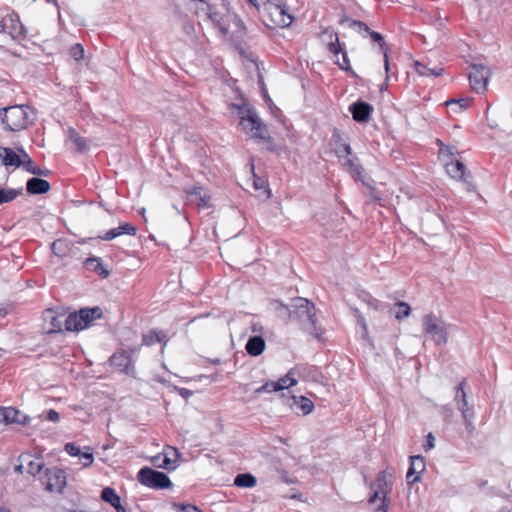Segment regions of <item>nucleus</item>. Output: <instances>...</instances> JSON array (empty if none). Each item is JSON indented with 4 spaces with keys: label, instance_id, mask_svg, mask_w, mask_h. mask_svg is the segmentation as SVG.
Masks as SVG:
<instances>
[{
    "label": "nucleus",
    "instance_id": "obj_34",
    "mask_svg": "<svg viewBox=\"0 0 512 512\" xmlns=\"http://www.w3.org/2000/svg\"><path fill=\"white\" fill-rule=\"evenodd\" d=\"M414 67H415L416 72L420 76H435V77H437V76L442 75V73H443V68H441V67L429 68L425 64H423L419 61H416L414 63Z\"/></svg>",
    "mask_w": 512,
    "mask_h": 512
},
{
    "label": "nucleus",
    "instance_id": "obj_23",
    "mask_svg": "<svg viewBox=\"0 0 512 512\" xmlns=\"http://www.w3.org/2000/svg\"><path fill=\"white\" fill-rule=\"evenodd\" d=\"M137 228L130 223H123L116 228H113L105 233L101 238L105 241H110L114 238H117L121 235H135Z\"/></svg>",
    "mask_w": 512,
    "mask_h": 512
},
{
    "label": "nucleus",
    "instance_id": "obj_47",
    "mask_svg": "<svg viewBox=\"0 0 512 512\" xmlns=\"http://www.w3.org/2000/svg\"><path fill=\"white\" fill-rule=\"evenodd\" d=\"M65 451L70 455V456H73V457H76V456H79L81 455V449L79 446H77L75 443H67L65 445Z\"/></svg>",
    "mask_w": 512,
    "mask_h": 512
},
{
    "label": "nucleus",
    "instance_id": "obj_4",
    "mask_svg": "<svg viewBox=\"0 0 512 512\" xmlns=\"http://www.w3.org/2000/svg\"><path fill=\"white\" fill-rule=\"evenodd\" d=\"M393 475L387 470L378 473L375 481L370 485V497L368 499L370 504L380 502L379 509L382 512H388L389 505L388 499L392 492Z\"/></svg>",
    "mask_w": 512,
    "mask_h": 512
},
{
    "label": "nucleus",
    "instance_id": "obj_37",
    "mask_svg": "<svg viewBox=\"0 0 512 512\" xmlns=\"http://www.w3.org/2000/svg\"><path fill=\"white\" fill-rule=\"evenodd\" d=\"M21 193V189L17 190L13 188H0V205L13 201Z\"/></svg>",
    "mask_w": 512,
    "mask_h": 512
},
{
    "label": "nucleus",
    "instance_id": "obj_32",
    "mask_svg": "<svg viewBox=\"0 0 512 512\" xmlns=\"http://www.w3.org/2000/svg\"><path fill=\"white\" fill-rule=\"evenodd\" d=\"M447 173L454 179L466 181L465 166L460 161H452L446 165Z\"/></svg>",
    "mask_w": 512,
    "mask_h": 512
},
{
    "label": "nucleus",
    "instance_id": "obj_8",
    "mask_svg": "<svg viewBox=\"0 0 512 512\" xmlns=\"http://www.w3.org/2000/svg\"><path fill=\"white\" fill-rule=\"evenodd\" d=\"M41 481L47 491L61 493L66 486V475L59 468H48L41 477Z\"/></svg>",
    "mask_w": 512,
    "mask_h": 512
},
{
    "label": "nucleus",
    "instance_id": "obj_46",
    "mask_svg": "<svg viewBox=\"0 0 512 512\" xmlns=\"http://www.w3.org/2000/svg\"><path fill=\"white\" fill-rule=\"evenodd\" d=\"M254 178H256V177L254 176ZM253 185L256 190H263V193L266 194L267 198L270 197V191H269V189L266 185V182L264 180H261L259 178L254 179Z\"/></svg>",
    "mask_w": 512,
    "mask_h": 512
},
{
    "label": "nucleus",
    "instance_id": "obj_51",
    "mask_svg": "<svg viewBox=\"0 0 512 512\" xmlns=\"http://www.w3.org/2000/svg\"><path fill=\"white\" fill-rule=\"evenodd\" d=\"M274 391V381L267 382L256 390L257 394Z\"/></svg>",
    "mask_w": 512,
    "mask_h": 512
},
{
    "label": "nucleus",
    "instance_id": "obj_29",
    "mask_svg": "<svg viewBox=\"0 0 512 512\" xmlns=\"http://www.w3.org/2000/svg\"><path fill=\"white\" fill-rule=\"evenodd\" d=\"M85 268L89 271H93L99 276L106 278L109 276V271L103 266L101 259L98 257L88 258L84 262Z\"/></svg>",
    "mask_w": 512,
    "mask_h": 512
},
{
    "label": "nucleus",
    "instance_id": "obj_36",
    "mask_svg": "<svg viewBox=\"0 0 512 512\" xmlns=\"http://www.w3.org/2000/svg\"><path fill=\"white\" fill-rule=\"evenodd\" d=\"M256 483V478L249 473L239 474L234 480V485L242 488H252L256 485Z\"/></svg>",
    "mask_w": 512,
    "mask_h": 512
},
{
    "label": "nucleus",
    "instance_id": "obj_35",
    "mask_svg": "<svg viewBox=\"0 0 512 512\" xmlns=\"http://www.w3.org/2000/svg\"><path fill=\"white\" fill-rule=\"evenodd\" d=\"M470 103V99H452L445 104L451 113L457 114L467 109Z\"/></svg>",
    "mask_w": 512,
    "mask_h": 512
},
{
    "label": "nucleus",
    "instance_id": "obj_49",
    "mask_svg": "<svg viewBox=\"0 0 512 512\" xmlns=\"http://www.w3.org/2000/svg\"><path fill=\"white\" fill-rule=\"evenodd\" d=\"M351 27L354 28L360 34H367L369 32V27L360 21L353 20L351 22Z\"/></svg>",
    "mask_w": 512,
    "mask_h": 512
},
{
    "label": "nucleus",
    "instance_id": "obj_2",
    "mask_svg": "<svg viewBox=\"0 0 512 512\" xmlns=\"http://www.w3.org/2000/svg\"><path fill=\"white\" fill-rule=\"evenodd\" d=\"M0 120L5 129L21 131L34 122V111L28 105H14L0 109Z\"/></svg>",
    "mask_w": 512,
    "mask_h": 512
},
{
    "label": "nucleus",
    "instance_id": "obj_21",
    "mask_svg": "<svg viewBox=\"0 0 512 512\" xmlns=\"http://www.w3.org/2000/svg\"><path fill=\"white\" fill-rule=\"evenodd\" d=\"M21 157L11 148L0 147V161L4 166L21 167L23 161Z\"/></svg>",
    "mask_w": 512,
    "mask_h": 512
},
{
    "label": "nucleus",
    "instance_id": "obj_25",
    "mask_svg": "<svg viewBox=\"0 0 512 512\" xmlns=\"http://www.w3.org/2000/svg\"><path fill=\"white\" fill-rule=\"evenodd\" d=\"M5 425L8 424H21L25 425L29 421V417L23 413H21L19 410L13 408V407H5Z\"/></svg>",
    "mask_w": 512,
    "mask_h": 512
},
{
    "label": "nucleus",
    "instance_id": "obj_48",
    "mask_svg": "<svg viewBox=\"0 0 512 512\" xmlns=\"http://www.w3.org/2000/svg\"><path fill=\"white\" fill-rule=\"evenodd\" d=\"M86 449L87 451L82 452L80 458L84 460L83 466L89 467L93 464L94 458L92 452L90 451L91 449L89 447H87Z\"/></svg>",
    "mask_w": 512,
    "mask_h": 512
},
{
    "label": "nucleus",
    "instance_id": "obj_22",
    "mask_svg": "<svg viewBox=\"0 0 512 512\" xmlns=\"http://www.w3.org/2000/svg\"><path fill=\"white\" fill-rule=\"evenodd\" d=\"M340 162L343 165V167H345L348 170V172L351 174L353 178H355L356 180L362 179L364 169L359 164L358 158L356 156H347L340 160Z\"/></svg>",
    "mask_w": 512,
    "mask_h": 512
},
{
    "label": "nucleus",
    "instance_id": "obj_28",
    "mask_svg": "<svg viewBox=\"0 0 512 512\" xmlns=\"http://www.w3.org/2000/svg\"><path fill=\"white\" fill-rule=\"evenodd\" d=\"M101 498L110 503L117 512H125L124 507L121 505L120 497L116 494L114 489L110 487L104 488L101 493Z\"/></svg>",
    "mask_w": 512,
    "mask_h": 512
},
{
    "label": "nucleus",
    "instance_id": "obj_52",
    "mask_svg": "<svg viewBox=\"0 0 512 512\" xmlns=\"http://www.w3.org/2000/svg\"><path fill=\"white\" fill-rule=\"evenodd\" d=\"M47 419L51 422H58L60 420V415L57 411L50 409L47 412Z\"/></svg>",
    "mask_w": 512,
    "mask_h": 512
},
{
    "label": "nucleus",
    "instance_id": "obj_17",
    "mask_svg": "<svg viewBox=\"0 0 512 512\" xmlns=\"http://www.w3.org/2000/svg\"><path fill=\"white\" fill-rule=\"evenodd\" d=\"M349 110L355 121L367 122L371 116L373 107L366 102L357 101L350 105Z\"/></svg>",
    "mask_w": 512,
    "mask_h": 512
},
{
    "label": "nucleus",
    "instance_id": "obj_10",
    "mask_svg": "<svg viewBox=\"0 0 512 512\" xmlns=\"http://www.w3.org/2000/svg\"><path fill=\"white\" fill-rule=\"evenodd\" d=\"M491 71L488 67L483 65H472L469 72V81L471 88L478 92H484L487 88Z\"/></svg>",
    "mask_w": 512,
    "mask_h": 512
},
{
    "label": "nucleus",
    "instance_id": "obj_40",
    "mask_svg": "<svg viewBox=\"0 0 512 512\" xmlns=\"http://www.w3.org/2000/svg\"><path fill=\"white\" fill-rule=\"evenodd\" d=\"M51 248H52L53 253L59 257L66 256V254L68 252V244L63 239H58V240L54 241L52 243Z\"/></svg>",
    "mask_w": 512,
    "mask_h": 512
},
{
    "label": "nucleus",
    "instance_id": "obj_19",
    "mask_svg": "<svg viewBox=\"0 0 512 512\" xmlns=\"http://www.w3.org/2000/svg\"><path fill=\"white\" fill-rule=\"evenodd\" d=\"M43 319H44V329L46 333H57L62 331V320L59 315H56V313L52 309H47L43 313Z\"/></svg>",
    "mask_w": 512,
    "mask_h": 512
},
{
    "label": "nucleus",
    "instance_id": "obj_56",
    "mask_svg": "<svg viewBox=\"0 0 512 512\" xmlns=\"http://www.w3.org/2000/svg\"><path fill=\"white\" fill-rule=\"evenodd\" d=\"M389 80V71L387 72L386 71V79H385V83H383L380 87V91L383 92L387 89V82Z\"/></svg>",
    "mask_w": 512,
    "mask_h": 512
},
{
    "label": "nucleus",
    "instance_id": "obj_50",
    "mask_svg": "<svg viewBox=\"0 0 512 512\" xmlns=\"http://www.w3.org/2000/svg\"><path fill=\"white\" fill-rule=\"evenodd\" d=\"M435 447V437L429 433L427 436H426V441L423 445V448L428 451V450H431Z\"/></svg>",
    "mask_w": 512,
    "mask_h": 512
},
{
    "label": "nucleus",
    "instance_id": "obj_16",
    "mask_svg": "<svg viewBox=\"0 0 512 512\" xmlns=\"http://www.w3.org/2000/svg\"><path fill=\"white\" fill-rule=\"evenodd\" d=\"M187 194L189 202L195 204L198 208L205 209L210 206L211 197L202 187H194L188 190Z\"/></svg>",
    "mask_w": 512,
    "mask_h": 512
},
{
    "label": "nucleus",
    "instance_id": "obj_31",
    "mask_svg": "<svg viewBox=\"0 0 512 512\" xmlns=\"http://www.w3.org/2000/svg\"><path fill=\"white\" fill-rule=\"evenodd\" d=\"M458 409L461 411L462 418L466 425L467 430L473 431V420H474V410L472 406H469L468 401L457 404Z\"/></svg>",
    "mask_w": 512,
    "mask_h": 512
},
{
    "label": "nucleus",
    "instance_id": "obj_26",
    "mask_svg": "<svg viewBox=\"0 0 512 512\" xmlns=\"http://www.w3.org/2000/svg\"><path fill=\"white\" fill-rule=\"evenodd\" d=\"M26 188L30 194H44L50 190V184L47 180L34 177L28 180Z\"/></svg>",
    "mask_w": 512,
    "mask_h": 512
},
{
    "label": "nucleus",
    "instance_id": "obj_61",
    "mask_svg": "<svg viewBox=\"0 0 512 512\" xmlns=\"http://www.w3.org/2000/svg\"><path fill=\"white\" fill-rule=\"evenodd\" d=\"M250 2H252L253 0H249Z\"/></svg>",
    "mask_w": 512,
    "mask_h": 512
},
{
    "label": "nucleus",
    "instance_id": "obj_59",
    "mask_svg": "<svg viewBox=\"0 0 512 512\" xmlns=\"http://www.w3.org/2000/svg\"><path fill=\"white\" fill-rule=\"evenodd\" d=\"M209 16H210V18H211L213 21H217V20H216V17H215L212 13H210V14H209Z\"/></svg>",
    "mask_w": 512,
    "mask_h": 512
},
{
    "label": "nucleus",
    "instance_id": "obj_57",
    "mask_svg": "<svg viewBox=\"0 0 512 512\" xmlns=\"http://www.w3.org/2000/svg\"><path fill=\"white\" fill-rule=\"evenodd\" d=\"M23 469L26 470V464L21 460V464L16 467V470L21 472Z\"/></svg>",
    "mask_w": 512,
    "mask_h": 512
},
{
    "label": "nucleus",
    "instance_id": "obj_43",
    "mask_svg": "<svg viewBox=\"0 0 512 512\" xmlns=\"http://www.w3.org/2000/svg\"><path fill=\"white\" fill-rule=\"evenodd\" d=\"M172 508L176 512H202L197 506L188 503H172Z\"/></svg>",
    "mask_w": 512,
    "mask_h": 512
},
{
    "label": "nucleus",
    "instance_id": "obj_30",
    "mask_svg": "<svg viewBox=\"0 0 512 512\" xmlns=\"http://www.w3.org/2000/svg\"><path fill=\"white\" fill-rule=\"evenodd\" d=\"M292 400L293 404H291V406L302 412L303 415L310 414L314 409L313 402L305 396H293Z\"/></svg>",
    "mask_w": 512,
    "mask_h": 512
},
{
    "label": "nucleus",
    "instance_id": "obj_42",
    "mask_svg": "<svg viewBox=\"0 0 512 512\" xmlns=\"http://www.w3.org/2000/svg\"><path fill=\"white\" fill-rule=\"evenodd\" d=\"M466 387H467V382L466 381H462L459 384V386L457 387L456 394H455V402H456V404H460L462 402L467 401Z\"/></svg>",
    "mask_w": 512,
    "mask_h": 512
},
{
    "label": "nucleus",
    "instance_id": "obj_11",
    "mask_svg": "<svg viewBox=\"0 0 512 512\" xmlns=\"http://www.w3.org/2000/svg\"><path fill=\"white\" fill-rule=\"evenodd\" d=\"M1 26L4 32L8 33L12 38H19L25 35V27L21 23L18 14L10 13L1 21Z\"/></svg>",
    "mask_w": 512,
    "mask_h": 512
},
{
    "label": "nucleus",
    "instance_id": "obj_53",
    "mask_svg": "<svg viewBox=\"0 0 512 512\" xmlns=\"http://www.w3.org/2000/svg\"><path fill=\"white\" fill-rule=\"evenodd\" d=\"M172 486V482L169 477L162 473V489H168Z\"/></svg>",
    "mask_w": 512,
    "mask_h": 512
},
{
    "label": "nucleus",
    "instance_id": "obj_54",
    "mask_svg": "<svg viewBox=\"0 0 512 512\" xmlns=\"http://www.w3.org/2000/svg\"><path fill=\"white\" fill-rule=\"evenodd\" d=\"M179 394H180L183 398L187 399V398H189V397L192 395V391H190V390H188V389H186V388H181V389L179 390Z\"/></svg>",
    "mask_w": 512,
    "mask_h": 512
},
{
    "label": "nucleus",
    "instance_id": "obj_38",
    "mask_svg": "<svg viewBox=\"0 0 512 512\" xmlns=\"http://www.w3.org/2000/svg\"><path fill=\"white\" fill-rule=\"evenodd\" d=\"M22 167L29 173L34 175H43L42 170L34 163V161L31 159V157L24 153Z\"/></svg>",
    "mask_w": 512,
    "mask_h": 512
},
{
    "label": "nucleus",
    "instance_id": "obj_18",
    "mask_svg": "<svg viewBox=\"0 0 512 512\" xmlns=\"http://www.w3.org/2000/svg\"><path fill=\"white\" fill-rule=\"evenodd\" d=\"M138 480L150 488H160V472L154 471L149 467H143L138 472Z\"/></svg>",
    "mask_w": 512,
    "mask_h": 512
},
{
    "label": "nucleus",
    "instance_id": "obj_20",
    "mask_svg": "<svg viewBox=\"0 0 512 512\" xmlns=\"http://www.w3.org/2000/svg\"><path fill=\"white\" fill-rule=\"evenodd\" d=\"M66 145L69 149L79 153L86 151L89 147L86 139L81 137L80 134L71 127L68 129Z\"/></svg>",
    "mask_w": 512,
    "mask_h": 512
},
{
    "label": "nucleus",
    "instance_id": "obj_58",
    "mask_svg": "<svg viewBox=\"0 0 512 512\" xmlns=\"http://www.w3.org/2000/svg\"><path fill=\"white\" fill-rule=\"evenodd\" d=\"M18 151H19L18 155L21 157V159H23L24 158V153H26V151L23 148L19 149Z\"/></svg>",
    "mask_w": 512,
    "mask_h": 512
},
{
    "label": "nucleus",
    "instance_id": "obj_6",
    "mask_svg": "<svg viewBox=\"0 0 512 512\" xmlns=\"http://www.w3.org/2000/svg\"><path fill=\"white\" fill-rule=\"evenodd\" d=\"M264 16L271 24L278 27H288L293 22V17L288 13L287 7L276 2H267L264 5Z\"/></svg>",
    "mask_w": 512,
    "mask_h": 512
},
{
    "label": "nucleus",
    "instance_id": "obj_39",
    "mask_svg": "<svg viewBox=\"0 0 512 512\" xmlns=\"http://www.w3.org/2000/svg\"><path fill=\"white\" fill-rule=\"evenodd\" d=\"M334 152L337 155V157L339 158V160H342L343 158L352 155V149H351L350 145H348L346 143H340L339 137L335 144Z\"/></svg>",
    "mask_w": 512,
    "mask_h": 512
},
{
    "label": "nucleus",
    "instance_id": "obj_12",
    "mask_svg": "<svg viewBox=\"0 0 512 512\" xmlns=\"http://www.w3.org/2000/svg\"><path fill=\"white\" fill-rule=\"evenodd\" d=\"M110 363L113 367L119 369L127 375H134L135 368L130 355L125 351L114 353L110 358Z\"/></svg>",
    "mask_w": 512,
    "mask_h": 512
},
{
    "label": "nucleus",
    "instance_id": "obj_24",
    "mask_svg": "<svg viewBox=\"0 0 512 512\" xmlns=\"http://www.w3.org/2000/svg\"><path fill=\"white\" fill-rule=\"evenodd\" d=\"M21 460L26 464L27 473L35 476L39 474L44 468V461L42 458L33 457L32 455H22Z\"/></svg>",
    "mask_w": 512,
    "mask_h": 512
},
{
    "label": "nucleus",
    "instance_id": "obj_14",
    "mask_svg": "<svg viewBox=\"0 0 512 512\" xmlns=\"http://www.w3.org/2000/svg\"><path fill=\"white\" fill-rule=\"evenodd\" d=\"M304 368L296 367L291 369L284 377L274 381V392L288 389L297 384L296 376L303 377Z\"/></svg>",
    "mask_w": 512,
    "mask_h": 512
},
{
    "label": "nucleus",
    "instance_id": "obj_45",
    "mask_svg": "<svg viewBox=\"0 0 512 512\" xmlns=\"http://www.w3.org/2000/svg\"><path fill=\"white\" fill-rule=\"evenodd\" d=\"M143 341L146 345H153L155 343L160 342V335L156 331H152L149 334L145 335Z\"/></svg>",
    "mask_w": 512,
    "mask_h": 512
},
{
    "label": "nucleus",
    "instance_id": "obj_44",
    "mask_svg": "<svg viewBox=\"0 0 512 512\" xmlns=\"http://www.w3.org/2000/svg\"><path fill=\"white\" fill-rule=\"evenodd\" d=\"M70 55L76 60L79 61L84 57V49L81 44H75L70 49Z\"/></svg>",
    "mask_w": 512,
    "mask_h": 512
},
{
    "label": "nucleus",
    "instance_id": "obj_1",
    "mask_svg": "<svg viewBox=\"0 0 512 512\" xmlns=\"http://www.w3.org/2000/svg\"><path fill=\"white\" fill-rule=\"evenodd\" d=\"M229 109L232 115L239 119L242 130L252 138L266 139L268 130L261 122L255 110L243 99L239 103H231Z\"/></svg>",
    "mask_w": 512,
    "mask_h": 512
},
{
    "label": "nucleus",
    "instance_id": "obj_55",
    "mask_svg": "<svg viewBox=\"0 0 512 512\" xmlns=\"http://www.w3.org/2000/svg\"><path fill=\"white\" fill-rule=\"evenodd\" d=\"M4 415H5V407H0V424L5 425Z\"/></svg>",
    "mask_w": 512,
    "mask_h": 512
},
{
    "label": "nucleus",
    "instance_id": "obj_7",
    "mask_svg": "<svg viewBox=\"0 0 512 512\" xmlns=\"http://www.w3.org/2000/svg\"><path fill=\"white\" fill-rule=\"evenodd\" d=\"M296 313L298 317L307 322L305 329L319 338L316 327L315 306L313 303L304 298H297L295 303Z\"/></svg>",
    "mask_w": 512,
    "mask_h": 512
},
{
    "label": "nucleus",
    "instance_id": "obj_5",
    "mask_svg": "<svg viewBox=\"0 0 512 512\" xmlns=\"http://www.w3.org/2000/svg\"><path fill=\"white\" fill-rule=\"evenodd\" d=\"M102 317V311L99 307L83 308L78 312L71 313L65 320V329L67 331H80L88 328L93 321Z\"/></svg>",
    "mask_w": 512,
    "mask_h": 512
},
{
    "label": "nucleus",
    "instance_id": "obj_15",
    "mask_svg": "<svg viewBox=\"0 0 512 512\" xmlns=\"http://www.w3.org/2000/svg\"><path fill=\"white\" fill-rule=\"evenodd\" d=\"M162 468L168 471L175 470L181 463L178 450L172 446H165L162 450Z\"/></svg>",
    "mask_w": 512,
    "mask_h": 512
},
{
    "label": "nucleus",
    "instance_id": "obj_9",
    "mask_svg": "<svg viewBox=\"0 0 512 512\" xmlns=\"http://www.w3.org/2000/svg\"><path fill=\"white\" fill-rule=\"evenodd\" d=\"M324 35L327 36L329 40L328 49L335 57V64L345 71L352 72L349 59L347 54L342 50L337 34L332 30H325Z\"/></svg>",
    "mask_w": 512,
    "mask_h": 512
},
{
    "label": "nucleus",
    "instance_id": "obj_27",
    "mask_svg": "<svg viewBox=\"0 0 512 512\" xmlns=\"http://www.w3.org/2000/svg\"><path fill=\"white\" fill-rule=\"evenodd\" d=\"M245 348L251 356H259L265 349V341L261 336H253L249 338Z\"/></svg>",
    "mask_w": 512,
    "mask_h": 512
},
{
    "label": "nucleus",
    "instance_id": "obj_13",
    "mask_svg": "<svg viewBox=\"0 0 512 512\" xmlns=\"http://www.w3.org/2000/svg\"><path fill=\"white\" fill-rule=\"evenodd\" d=\"M410 468L407 472V481L411 484L421 480V474L425 471V460L422 456L416 455L410 457Z\"/></svg>",
    "mask_w": 512,
    "mask_h": 512
},
{
    "label": "nucleus",
    "instance_id": "obj_41",
    "mask_svg": "<svg viewBox=\"0 0 512 512\" xmlns=\"http://www.w3.org/2000/svg\"><path fill=\"white\" fill-rule=\"evenodd\" d=\"M395 306L398 309V311L395 313V318L397 320H402L403 318H406L410 315L411 308L406 302L399 301Z\"/></svg>",
    "mask_w": 512,
    "mask_h": 512
},
{
    "label": "nucleus",
    "instance_id": "obj_3",
    "mask_svg": "<svg viewBox=\"0 0 512 512\" xmlns=\"http://www.w3.org/2000/svg\"><path fill=\"white\" fill-rule=\"evenodd\" d=\"M452 325L447 324L443 318L434 313H428L422 318V331L427 340H431L437 346L446 345L448 331Z\"/></svg>",
    "mask_w": 512,
    "mask_h": 512
},
{
    "label": "nucleus",
    "instance_id": "obj_33",
    "mask_svg": "<svg viewBox=\"0 0 512 512\" xmlns=\"http://www.w3.org/2000/svg\"><path fill=\"white\" fill-rule=\"evenodd\" d=\"M367 34L370 35L372 41L378 42L380 44L381 51L383 52V55H384L385 71L388 72V70H390L389 56H388V50L386 48L385 42L383 41L382 35L378 32L370 31V30H369V32H367Z\"/></svg>",
    "mask_w": 512,
    "mask_h": 512
},
{
    "label": "nucleus",
    "instance_id": "obj_60",
    "mask_svg": "<svg viewBox=\"0 0 512 512\" xmlns=\"http://www.w3.org/2000/svg\"><path fill=\"white\" fill-rule=\"evenodd\" d=\"M0 512H10V511L8 509L2 507V508H0Z\"/></svg>",
    "mask_w": 512,
    "mask_h": 512
}]
</instances>
